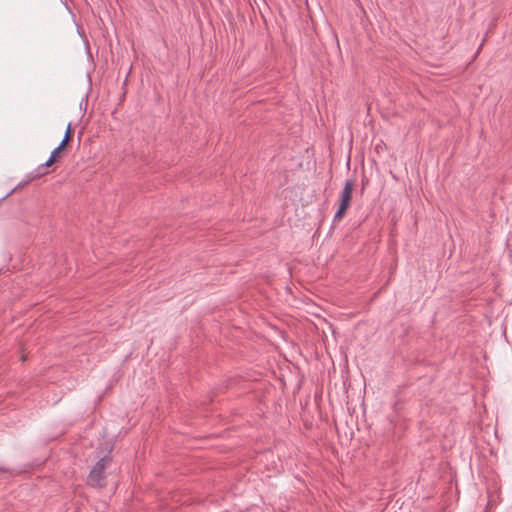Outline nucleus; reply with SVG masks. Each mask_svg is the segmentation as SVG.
Here are the masks:
<instances>
[{
    "instance_id": "nucleus-1",
    "label": "nucleus",
    "mask_w": 512,
    "mask_h": 512,
    "mask_svg": "<svg viewBox=\"0 0 512 512\" xmlns=\"http://www.w3.org/2000/svg\"><path fill=\"white\" fill-rule=\"evenodd\" d=\"M112 459L106 455L102 457L91 469L87 483L92 487H102L105 484V469L110 465Z\"/></svg>"
},
{
    "instance_id": "nucleus-2",
    "label": "nucleus",
    "mask_w": 512,
    "mask_h": 512,
    "mask_svg": "<svg viewBox=\"0 0 512 512\" xmlns=\"http://www.w3.org/2000/svg\"><path fill=\"white\" fill-rule=\"evenodd\" d=\"M73 132L74 131H73L72 127H71V123H69L67 128H66V131H65L63 139L61 140L59 145L55 149L52 150L48 160L38 167V170L46 169V168L52 166L54 163H56L58 161V158L60 157V154L66 149V147L68 146V144L72 140Z\"/></svg>"
},
{
    "instance_id": "nucleus-3",
    "label": "nucleus",
    "mask_w": 512,
    "mask_h": 512,
    "mask_svg": "<svg viewBox=\"0 0 512 512\" xmlns=\"http://www.w3.org/2000/svg\"><path fill=\"white\" fill-rule=\"evenodd\" d=\"M354 183L351 180H347L345 182L344 188L341 192L340 204L338 210L334 215V221H339L342 219L347 209L350 206L352 200V192H353Z\"/></svg>"
},
{
    "instance_id": "nucleus-4",
    "label": "nucleus",
    "mask_w": 512,
    "mask_h": 512,
    "mask_svg": "<svg viewBox=\"0 0 512 512\" xmlns=\"http://www.w3.org/2000/svg\"><path fill=\"white\" fill-rule=\"evenodd\" d=\"M48 172L45 171L44 169L43 170H38V168L34 171V172H31L30 174H28L27 176V179L21 181L20 183H18L17 186H15L10 192H8L6 195H4L3 197L0 198V203L2 201H4L5 199H7L10 195H12L15 191L25 187L26 185H28L30 182H32L33 180L35 179H38L44 175H46Z\"/></svg>"
},
{
    "instance_id": "nucleus-5",
    "label": "nucleus",
    "mask_w": 512,
    "mask_h": 512,
    "mask_svg": "<svg viewBox=\"0 0 512 512\" xmlns=\"http://www.w3.org/2000/svg\"><path fill=\"white\" fill-rule=\"evenodd\" d=\"M483 43H484V40L482 41V43L480 44V46L478 47V50H477V53H479V51L481 50V48L483 47Z\"/></svg>"
}]
</instances>
